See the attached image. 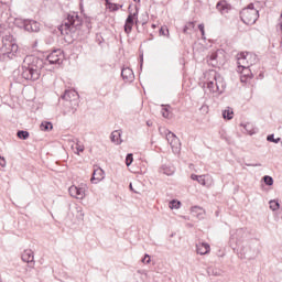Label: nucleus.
I'll list each match as a JSON object with an SVG mask.
<instances>
[{
  "mask_svg": "<svg viewBox=\"0 0 282 282\" xmlns=\"http://www.w3.org/2000/svg\"><path fill=\"white\" fill-rule=\"evenodd\" d=\"M262 180L267 186H272L274 184V178H272L270 175L263 176Z\"/></svg>",
  "mask_w": 282,
  "mask_h": 282,
  "instance_id": "obj_30",
  "label": "nucleus"
},
{
  "mask_svg": "<svg viewBox=\"0 0 282 282\" xmlns=\"http://www.w3.org/2000/svg\"><path fill=\"white\" fill-rule=\"evenodd\" d=\"M0 166L6 167V158L0 156Z\"/></svg>",
  "mask_w": 282,
  "mask_h": 282,
  "instance_id": "obj_41",
  "label": "nucleus"
},
{
  "mask_svg": "<svg viewBox=\"0 0 282 282\" xmlns=\"http://www.w3.org/2000/svg\"><path fill=\"white\" fill-rule=\"evenodd\" d=\"M135 19H138V12L130 13L128 15V18L126 19V23H124V32H126V34H131V30H133V23H134Z\"/></svg>",
  "mask_w": 282,
  "mask_h": 282,
  "instance_id": "obj_10",
  "label": "nucleus"
},
{
  "mask_svg": "<svg viewBox=\"0 0 282 282\" xmlns=\"http://www.w3.org/2000/svg\"><path fill=\"white\" fill-rule=\"evenodd\" d=\"M197 210H202V208H199L198 206L192 208V213H197Z\"/></svg>",
  "mask_w": 282,
  "mask_h": 282,
  "instance_id": "obj_44",
  "label": "nucleus"
},
{
  "mask_svg": "<svg viewBox=\"0 0 282 282\" xmlns=\"http://www.w3.org/2000/svg\"><path fill=\"white\" fill-rule=\"evenodd\" d=\"M238 69H243L246 67H252L257 63V55L254 53H239L237 55Z\"/></svg>",
  "mask_w": 282,
  "mask_h": 282,
  "instance_id": "obj_6",
  "label": "nucleus"
},
{
  "mask_svg": "<svg viewBox=\"0 0 282 282\" xmlns=\"http://www.w3.org/2000/svg\"><path fill=\"white\" fill-rule=\"evenodd\" d=\"M152 28L155 29V24H152Z\"/></svg>",
  "mask_w": 282,
  "mask_h": 282,
  "instance_id": "obj_50",
  "label": "nucleus"
},
{
  "mask_svg": "<svg viewBox=\"0 0 282 282\" xmlns=\"http://www.w3.org/2000/svg\"><path fill=\"white\" fill-rule=\"evenodd\" d=\"M76 191H77V186L76 185H72L68 188V193H69L70 197H75V199H76Z\"/></svg>",
  "mask_w": 282,
  "mask_h": 282,
  "instance_id": "obj_36",
  "label": "nucleus"
},
{
  "mask_svg": "<svg viewBox=\"0 0 282 282\" xmlns=\"http://www.w3.org/2000/svg\"><path fill=\"white\" fill-rule=\"evenodd\" d=\"M15 25L23 28L26 32H39L41 30V24L34 20L15 19Z\"/></svg>",
  "mask_w": 282,
  "mask_h": 282,
  "instance_id": "obj_7",
  "label": "nucleus"
},
{
  "mask_svg": "<svg viewBox=\"0 0 282 282\" xmlns=\"http://www.w3.org/2000/svg\"><path fill=\"white\" fill-rule=\"evenodd\" d=\"M129 188H130V191H132V193H138V191L133 189V184L132 183L129 184Z\"/></svg>",
  "mask_w": 282,
  "mask_h": 282,
  "instance_id": "obj_45",
  "label": "nucleus"
},
{
  "mask_svg": "<svg viewBox=\"0 0 282 282\" xmlns=\"http://www.w3.org/2000/svg\"><path fill=\"white\" fill-rule=\"evenodd\" d=\"M162 107H163L162 116H163V118H167L169 117V109H171V106L162 105Z\"/></svg>",
  "mask_w": 282,
  "mask_h": 282,
  "instance_id": "obj_37",
  "label": "nucleus"
},
{
  "mask_svg": "<svg viewBox=\"0 0 282 282\" xmlns=\"http://www.w3.org/2000/svg\"><path fill=\"white\" fill-rule=\"evenodd\" d=\"M121 76L123 80H127L128 83H133V78H135V75H133V70L129 67L122 68Z\"/></svg>",
  "mask_w": 282,
  "mask_h": 282,
  "instance_id": "obj_15",
  "label": "nucleus"
},
{
  "mask_svg": "<svg viewBox=\"0 0 282 282\" xmlns=\"http://www.w3.org/2000/svg\"><path fill=\"white\" fill-rule=\"evenodd\" d=\"M234 113H235V112L232 111L231 108H227L226 110L223 111V118H224L225 120H232V115H234Z\"/></svg>",
  "mask_w": 282,
  "mask_h": 282,
  "instance_id": "obj_22",
  "label": "nucleus"
},
{
  "mask_svg": "<svg viewBox=\"0 0 282 282\" xmlns=\"http://www.w3.org/2000/svg\"><path fill=\"white\" fill-rule=\"evenodd\" d=\"M41 131H52L54 129V126L50 121H43L40 126Z\"/></svg>",
  "mask_w": 282,
  "mask_h": 282,
  "instance_id": "obj_19",
  "label": "nucleus"
},
{
  "mask_svg": "<svg viewBox=\"0 0 282 282\" xmlns=\"http://www.w3.org/2000/svg\"><path fill=\"white\" fill-rule=\"evenodd\" d=\"M111 142H115V144H122V140L120 139V131L116 130L110 135Z\"/></svg>",
  "mask_w": 282,
  "mask_h": 282,
  "instance_id": "obj_18",
  "label": "nucleus"
},
{
  "mask_svg": "<svg viewBox=\"0 0 282 282\" xmlns=\"http://www.w3.org/2000/svg\"><path fill=\"white\" fill-rule=\"evenodd\" d=\"M147 124H148V127H152V126H153V122L147 121Z\"/></svg>",
  "mask_w": 282,
  "mask_h": 282,
  "instance_id": "obj_47",
  "label": "nucleus"
},
{
  "mask_svg": "<svg viewBox=\"0 0 282 282\" xmlns=\"http://www.w3.org/2000/svg\"><path fill=\"white\" fill-rule=\"evenodd\" d=\"M17 135L20 140H28V138H30V132L25 131V130H19L17 132Z\"/></svg>",
  "mask_w": 282,
  "mask_h": 282,
  "instance_id": "obj_24",
  "label": "nucleus"
},
{
  "mask_svg": "<svg viewBox=\"0 0 282 282\" xmlns=\"http://www.w3.org/2000/svg\"><path fill=\"white\" fill-rule=\"evenodd\" d=\"M160 173H163V175H173L175 173V167L173 165H162Z\"/></svg>",
  "mask_w": 282,
  "mask_h": 282,
  "instance_id": "obj_17",
  "label": "nucleus"
},
{
  "mask_svg": "<svg viewBox=\"0 0 282 282\" xmlns=\"http://www.w3.org/2000/svg\"><path fill=\"white\" fill-rule=\"evenodd\" d=\"M210 272H212L213 274H216V275H217V273H215V271H214L213 269H208V274H210Z\"/></svg>",
  "mask_w": 282,
  "mask_h": 282,
  "instance_id": "obj_46",
  "label": "nucleus"
},
{
  "mask_svg": "<svg viewBox=\"0 0 282 282\" xmlns=\"http://www.w3.org/2000/svg\"><path fill=\"white\" fill-rule=\"evenodd\" d=\"M72 149H75V153L77 155H80V153H83L85 151V145L80 144V143H76L75 148L72 147Z\"/></svg>",
  "mask_w": 282,
  "mask_h": 282,
  "instance_id": "obj_28",
  "label": "nucleus"
},
{
  "mask_svg": "<svg viewBox=\"0 0 282 282\" xmlns=\"http://www.w3.org/2000/svg\"><path fill=\"white\" fill-rule=\"evenodd\" d=\"M180 206H182V203L180 200L173 199V200L170 202L171 210L177 209V208H180Z\"/></svg>",
  "mask_w": 282,
  "mask_h": 282,
  "instance_id": "obj_32",
  "label": "nucleus"
},
{
  "mask_svg": "<svg viewBox=\"0 0 282 282\" xmlns=\"http://www.w3.org/2000/svg\"><path fill=\"white\" fill-rule=\"evenodd\" d=\"M141 261H142V263H147V264L151 263V256L145 254Z\"/></svg>",
  "mask_w": 282,
  "mask_h": 282,
  "instance_id": "obj_39",
  "label": "nucleus"
},
{
  "mask_svg": "<svg viewBox=\"0 0 282 282\" xmlns=\"http://www.w3.org/2000/svg\"><path fill=\"white\" fill-rule=\"evenodd\" d=\"M196 252L197 254H208V252H210V245L206 243V242H198L196 245Z\"/></svg>",
  "mask_w": 282,
  "mask_h": 282,
  "instance_id": "obj_14",
  "label": "nucleus"
},
{
  "mask_svg": "<svg viewBox=\"0 0 282 282\" xmlns=\"http://www.w3.org/2000/svg\"><path fill=\"white\" fill-rule=\"evenodd\" d=\"M159 34H160L161 36H167V35H169V29L162 26V28L160 29V31H159Z\"/></svg>",
  "mask_w": 282,
  "mask_h": 282,
  "instance_id": "obj_38",
  "label": "nucleus"
},
{
  "mask_svg": "<svg viewBox=\"0 0 282 282\" xmlns=\"http://www.w3.org/2000/svg\"><path fill=\"white\" fill-rule=\"evenodd\" d=\"M1 36V32H0ZM17 52H19V45L14 43V37L12 35H6L2 37V46L0 47V59L9 58L12 61L17 56Z\"/></svg>",
  "mask_w": 282,
  "mask_h": 282,
  "instance_id": "obj_3",
  "label": "nucleus"
},
{
  "mask_svg": "<svg viewBox=\"0 0 282 282\" xmlns=\"http://www.w3.org/2000/svg\"><path fill=\"white\" fill-rule=\"evenodd\" d=\"M208 182H210V176H208V175H199L198 184H202V186H208Z\"/></svg>",
  "mask_w": 282,
  "mask_h": 282,
  "instance_id": "obj_20",
  "label": "nucleus"
},
{
  "mask_svg": "<svg viewBox=\"0 0 282 282\" xmlns=\"http://www.w3.org/2000/svg\"><path fill=\"white\" fill-rule=\"evenodd\" d=\"M267 140H268V142H274V144H279V142H281V138L275 139L274 134H269L267 137Z\"/></svg>",
  "mask_w": 282,
  "mask_h": 282,
  "instance_id": "obj_33",
  "label": "nucleus"
},
{
  "mask_svg": "<svg viewBox=\"0 0 282 282\" xmlns=\"http://www.w3.org/2000/svg\"><path fill=\"white\" fill-rule=\"evenodd\" d=\"M269 207L274 212V210H279V208H281V204H279V200L273 199L269 202Z\"/></svg>",
  "mask_w": 282,
  "mask_h": 282,
  "instance_id": "obj_26",
  "label": "nucleus"
},
{
  "mask_svg": "<svg viewBox=\"0 0 282 282\" xmlns=\"http://www.w3.org/2000/svg\"><path fill=\"white\" fill-rule=\"evenodd\" d=\"M191 180H193L194 182H198V181H199V175H197V174H192V175H191Z\"/></svg>",
  "mask_w": 282,
  "mask_h": 282,
  "instance_id": "obj_42",
  "label": "nucleus"
},
{
  "mask_svg": "<svg viewBox=\"0 0 282 282\" xmlns=\"http://www.w3.org/2000/svg\"><path fill=\"white\" fill-rule=\"evenodd\" d=\"M63 100H65V110L64 113L72 115L76 113L78 110V93L76 90H65L62 96Z\"/></svg>",
  "mask_w": 282,
  "mask_h": 282,
  "instance_id": "obj_4",
  "label": "nucleus"
},
{
  "mask_svg": "<svg viewBox=\"0 0 282 282\" xmlns=\"http://www.w3.org/2000/svg\"><path fill=\"white\" fill-rule=\"evenodd\" d=\"M189 30H195V22H188L183 29V34H188Z\"/></svg>",
  "mask_w": 282,
  "mask_h": 282,
  "instance_id": "obj_27",
  "label": "nucleus"
},
{
  "mask_svg": "<svg viewBox=\"0 0 282 282\" xmlns=\"http://www.w3.org/2000/svg\"><path fill=\"white\" fill-rule=\"evenodd\" d=\"M43 65V59L34 55H26L20 68V74L24 80H39Z\"/></svg>",
  "mask_w": 282,
  "mask_h": 282,
  "instance_id": "obj_1",
  "label": "nucleus"
},
{
  "mask_svg": "<svg viewBox=\"0 0 282 282\" xmlns=\"http://www.w3.org/2000/svg\"><path fill=\"white\" fill-rule=\"evenodd\" d=\"M75 210L77 213V219H83L85 217V213H83V207L75 205Z\"/></svg>",
  "mask_w": 282,
  "mask_h": 282,
  "instance_id": "obj_29",
  "label": "nucleus"
},
{
  "mask_svg": "<svg viewBox=\"0 0 282 282\" xmlns=\"http://www.w3.org/2000/svg\"><path fill=\"white\" fill-rule=\"evenodd\" d=\"M102 180H105V171L100 167L94 170L93 177L90 180L91 183L98 184V182H102Z\"/></svg>",
  "mask_w": 282,
  "mask_h": 282,
  "instance_id": "obj_11",
  "label": "nucleus"
},
{
  "mask_svg": "<svg viewBox=\"0 0 282 282\" xmlns=\"http://www.w3.org/2000/svg\"><path fill=\"white\" fill-rule=\"evenodd\" d=\"M80 25H83V18L76 12H70L59 26V32L66 36L76 34L80 30Z\"/></svg>",
  "mask_w": 282,
  "mask_h": 282,
  "instance_id": "obj_2",
  "label": "nucleus"
},
{
  "mask_svg": "<svg viewBox=\"0 0 282 282\" xmlns=\"http://www.w3.org/2000/svg\"><path fill=\"white\" fill-rule=\"evenodd\" d=\"M230 9H231V7L226 0H220L216 4V10H218V12H220V14H228V12H230Z\"/></svg>",
  "mask_w": 282,
  "mask_h": 282,
  "instance_id": "obj_12",
  "label": "nucleus"
},
{
  "mask_svg": "<svg viewBox=\"0 0 282 282\" xmlns=\"http://www.w3.org/2000/svg\"><path fill=\"white\" fill-rule=\"evenodd\" d=\"M198 30H199V32L202 33V36H204V34H205L204 24H199V25H198Z\"/></svg>",
  "mask_w": 282,
  "mask_h": 282,
  "instance_id": "obj_43",
  "label": "nucleus"
},
{
  "mask_svg": "<svg viewBox=\"0 0 282 282\" xmlns=\"http://www.w3.org/2000/svg\"><path fill=\"white\" fill-rule=\"evenodd\" d=\"M240 19L246 25H254L259 20V10L254 8V3H249L248 7L240 11Z\"/></svg>",
  "mask_w": 282,
  "mask_h": 282,
  "instance_id": "obj_5",
  "label": "nucleus"
},
{
  "mask_svg": "<svg viewBox=\"0 0 282 282\" xmlns=\"http://www.w3.org/2000/svg\"><path fill=\"white\" fill-rule=\"evenodd\" d=\"M207 88L209 89V91H212V94H219V90H215L217 89V86L215 85L214 79L207 82Z\"/></svg>",
  "mask_w": 282,
  "mask_h": 282,
  "instance_id": "obj_23",
  "label": "nucleus"
},
{
  "mask_svg": "<svg viewBox=\"0 0 282 282\" xmlns=\"http://www.w3.org/2000/svg\"><path fill=\"white\" fill-rule=\"evenodd\" d=\"M76 199H85V187L77 186Z\"/></svg>",
  "mask_w": 282,
  "mask_h": 282,
  "instance_id": "obj_25",
  "label": "nucleus"
},
{
  "mask_svg": "<svg viewBox=\"0 0 282 282\" xmlns=\"http://www.w3.org/2000/svg\"><path fill=\"white\" fill-rule=\"evenodd\" d=\"M142 25H147V22H142Z\"/></svg>",
  "mask_w": 282,
  "mask_h": 282,
  "instance_id": "obj_48",
  "label": "nucleus"
},
{
  "mask_svg": "<svg viewBox=\"0 0 282 282\" xmlns=\"http://www.w3.org/2000/svg\"><path fill=\"white\" fill-rule=\"evenodd\" d=\"M133 164V154L129 153L126 156V166H131Z\"/></svg>",
  "mask_w": 282,
  "mask_h": 282,
  "instance_id": "obj_34",
  "label": "nucleus"
},
{
  "mask_svg": "<svg viewBox=\"0 0 282 282\" xmlns=\"http://www.w3.org/2000/svg\"><path fill=\"white\" fill-rule=\"evenodd\" d=\"M22 261H24V263H33L34 261V251L33 250H24L22 253Z\"/></svg>",
  "mask_w": 282,
  "mask_h": 282,
  "instance_id": "obj_16",
  "label": "nucleus"
},
{
  "mask_svg": "<svg viewBox=\"0 0 282 282\" xmlns=\"http://www.w3.org/2000/svg\"><path fill=\"white\" fill-rule=\"evenodd\" d=\"M134 1H137V2H138V0H134Z\"/></svg>",
  "mask_w": 282,
  "mask_h": 282,
  "instance_id": "obj_52",
  "label": "nucleus"
},
{
  "mask_svg": "<svg viewBox=\"0 0 282 282\" xmlns=\"http://www.w3.org/2000/svg\"><path fill=\"white\" fill-rule=\"evenodd\" d=\"M218 56H219V51L213 52L212 54H209L208 58H209V61H212V63H215V61H217Z\"/></svg>",
  "mask_w": 282,
  "mask_h": 282,
  "instance_id": "obj_35",
  "label": "nucleus"
},
{
  "mask_svg": "<svg viewBox=\"0 0 282 282\" xmlns=\"http://www.w3.org/2000/svg\"><path fill=\"white\" fill-rule=\"evenodd\" d=\"M200 111H203V113H208V106L207 105H203L200 107Z\"/></svg>",
  "mask_w": 282,
  "mask_h": 282,
  "instance_id": "obj_40",
  "label": "nucleus"
},
{
  "mask_svg": "<svg viewBox=\"0 0 282 282\" xmlns=\"http://www.w3.org/2000/svg\"><path fill=\"white\" fill-rule=\"evenodd\" d=\"M107 3H108L109 10H111L112 12H118V10L122 8V6L116 4V3H109V1H107Z\"/></svg>",
  "mask_w": 282,
  "mask_h": 282,
  "instance_id": "obj_31",
  "label": "nucleus"
},
{
  "mask_svg": "<svg viewBox=\"0 0 282 282\" xmlns=\"http://www.w3.org/2000/svg\"><path fill=\"white\" fill-rule=\"evenodd\" d=\"M212 75L216 86L215 91H218V94H224L226 90V82H224V77H221V75L217 74L216 72H213Z\"/></svg>",
  "mask_w": 282,
  "mask_h": 282,
  "instance_id": "obj_9",
  "label": "nucleus"
},
{
  "mask_svg": "<svg viewBox=\"0 0 282 282\" xmlns=\"http://www.w3.org/2000/svg\"><path fill=\"white\" fill-rule=\"evenodd\" d=\"M64 58L65 55H63V51L61 48H57L46 57V61L47 63H50V65H62Z\"/></svg>",
  "mask_w": 282,
  "mask_h": 282,
  "instance_id": "obj_8",
  "label": "nucleus"
},
{
  "mask_svg": "<svg viewBox=\"0 0 282 282\" xmlns=\"http://www.w3.org/2000/svg\"><path fill=\"white\" fill-rule=\"evenodd\" d=\"M166 140L170 143L171 148L174 151H177V145L180 144V139H177V137L175 135V133L173 132H169L166 134Z\"/></svg>",
  "mask_w": 282,
  "mask_h": 282,
  "instance_id": "obj_13",
  "label": "nucleus"
},
{
  "mask_svg": "<svg viewBox=\"0 0 282 282\" xmlns=\"http://www.w3.org/2000/svg\"><path fill=\"white\" fill-rule=\"evenodd\" d=\"M238 72H240V74H242V76L245 78H250V76H252V70L250 69V67H245V68H238Z\"/></svg>",
  "mask_w": 282,
  "mask_h": 282,
  "instance_id": "obj_21",
  "label": "nucleus"
},
{
  "mask_svg": "<svg viewBox=\"0 0 282 282\" xmlns=\"http://www.w3.org/2000/svg\"><path fill=\"white\" fill-rule=\"evenodd\" d=\"M200 215H202V213H198V214H197V217H199Z\"/></svg>",
  "mask_w": 282,
  "mask_h": 282,
  "instance_id": "obj_49",
  "label": "nucleus"
},
{
  "mask_svg": "<svg viewBox=\"0 0 282 282\" xmlns=\"http://www.w3.org/2000/svg\"><path fill=\"white\" fill-rule=\"evenodd\" d=\"M138 3H140V0H138Z\"/></svg>",
  "mask_w": 282,
  "mask_h": 282,
  "instance_id": "obj_51",
  "label": "nucleus"
}]
</instances>
